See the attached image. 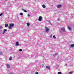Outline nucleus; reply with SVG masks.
Listing matches in <instances>:
<instances>
[{
  "label": "nucleus",
  "instance_id": "nucleus-1",
  "mask_svg": "<svg viewBox=\"0 0 74 74\" xmlns=\"http://www.w3.org/2000/svg\"><path fill=\"white\" fill-rule=\"evenodd\" d=\"M14 26V24L13 23L10 24H9V27H8V29H11L12 27Z\"/></svg>",
  "mask_w": 74,
  "mask_h": 74
},
{
  "label": "nucleus",
  "instance_id": "nucleus-2",
  "mask_svg": "<svg viewBox=\"0 0 74 74\" xmlns=\"http://www.w3.org/2000/svg\"><path fill=\"white\" fill-rule=\"evenodd\" d=\"M61 30L62 32H66V30H65V28H64V27H62L61 28Z\"/></svg>",
  "mask_w": 74,
  "mask_h": 74
},
{
  "label": "nucleus",
  "instance_id": "nucleus-3",
  "mask_svg": "<svg viewBox=\"0 0 74 74\" xmlns=\"http://www.w3.org/2000/svg\"><path fill=\"white\" fill-rule=\"evenodd\" d=\"M45 28L46 32H49V29L48 28V27H45Z\"/></svg>",
  "mask_w": 74,
  "mask_h": 74
},
{
  "label": "nucleus",
  "instance_id": "nucleus-4",
  "mask_svg": "<svg viewBox=\"0 0 74 74\" xmlns=\"http://www.w3.org/2000/svg\"><path fill=\"white\" fill-rule=\"evenodd\" d=\"M39 21H42V17L40 16L38 19Z\"/></svg>",
  "mask_w": 74,
  "mask_h": 74
},
{
  "label": "nucleus",
  "instance_id": "nucleus-5",
  "mask_svg": "<svg viewBox=\"0 0 74 74\" xmlns=\"http://www.w3.org/2000/svg\"><path fill=\"white\" fill-rule=\"evenodd\" d=\"M7 29H4L3 30V32L2 33V34H5V32H7Z\"/></svg>",
  "mask_w": 74,
  "mask_h": 74
},
{
  "label": "nucleus",
  "instance_id": "nucleus-6",
  "mask_svg": "<svg viewBox=\"0 0 74 74\" xmlns=\"http://www.w3.org/2000/svg\"><path fill=\"white\" fill-rule=\"evenodd\" d=\"M62 7V5H59L57 6V8H60Z\"/></svg>",
  "mask_w": 74,
  "mask_h": 74
},
{
  "label": "nucleus",
  "instance_id": "nucleus-7",
  "mask_svg": "<svg viewBox=\"0 0 74 74\" xmlns=\"http://www.w3.org/2000/svg\"><path fill=\"white\" fill-rule=\"evenodd\" d=\"M68 29L69 30H70V31H71V27H68Z\"/></svg>",
  "mask_w": 74,
  "mask_h": 74
},
{
  "label": "nucleus",
  "instance_id": "nucleus-8",
  "mask_svg": "<svg viewBox=\"0 0 74 74\" xmlns=\"http://www.w3.org/2000/svg\"><path fill=\"white\" fill-rule=\"evenodd\" d=\"M74 47V44H72L70 46L71 48H72Z\"/></svg>",
  "mask_w": 74,
  "mask_h": 74
},
{
  "label": "nucleus",
  "instance_id": "nucleus-9",
  "mask_svg": "<svg viewBox=\"0 0 74 74\" xmlns=\"http://www.w3.org/2000/svg\"><path fill=\"white\" fill-rule=\"evenodd\" d=\"M46 68L47 69H48V70H50V68H49V66H46Z\"/></svg>",
  "mask_w": 74,
  "mask_h": 74
},
{
  "label": "nucleus",
  "instance_id": "nucleus-10",
  "mask_svg": "<svg viewBox=\"0 0 74 74\" xmlns=\"http://www.w3.org/2000/svg\"><path fill=\"white\" fill-rule=\"evenodd\" d=\"M27 25L28 27H29V26H30V23H27Z\"/></svg>",
  "mask_w": 74,
  "mask_h": 74
},
{
  "label": "nucleus",
  "instance_id": "nucleus-11",
  "mask_svg": "<svg viewBox=\"0 0 74 74\" xmlns=\"http://www.w3.org/2000/svg\"><path fill=\"white\" fill-rule=\"evenodd\" d=\"M19 45V43L18 42H17L16 43V45L17 46H18V45Z\"/></svg>",
  "mask_w": 74,
  "mask_h": 74
},
{
  "label": "nucleus",
  "instance_id": "nucleus-12",
  "mask_svg": "<svg viewBox=\"0 0 74 74\" xmlns=\"http://www.w3.org/2000/svg\"><path fill=\"white\" fill-rule=\"evenodd\" d=\"M42 7L43 8H46V6H45V5H42Z\"/></svg>",
  "mask_w": 74,
  "mask_h": 74
},
{
  "label": "nucleus",
  "instance_id": "nucleus-13",
  "mask_svg": "<svg viewBox=\"0 0 74 74\" xmlns=\"http://www.w3.org/2000/svg\"><path fill=\"white\" fill-rule=\"evenodd\" d=\"M23 11L25 12H27V11L26 10L23 9H22Z\"/></svg>",
  "mask_w": 74,
  "mask_h": 74
},
{
  "label": "nucleus",
  "instance_id": "nucleus-14",
  "mask_svg": "<svg viewBox=\"0 0 74 74\" xmlns=\"http://www.w3.org/2000/svg\"><path fill=\"white\" fill-rule=\"evenodd\" d=\"M5 27H8V24H5Z\"/></svg>",
  "mask_w": 74,
  "mask_h": 74
},
{
  "label": "nucleus",
  "instance_id": "nucleus-15",
  "mask_svg": "<svg viewBox=\"0 0 74 74\" xmlns=\"http://www.w3.org/2000/svg\"><path fill=\"white\" fill-rule=\"evenodd\" d=\"M57 55V53H55V54H53V56H55Z\"/></svg>",
  "mask_w": 74,
  "mask_h": 74
},
{
  "label": "nucleus",
  "instance_id": "nucleus-16",
  "mask_svg": "<svg viewBox=\"0 0 74 74\" xmlns=\"http://www.w3.org/2000/svg\"><path fill=\"white\" fill-rule=\"evenodd\" d=\"M9 60H12V57H10L9 58Z\"/></svg>",
  "mask_w": 74,
  "mask_h": 74
},
{
  "label": "nucleus",
  "instance_id": "nucleus-17",
  "mask_svg": "<svg viewBox=\"0 0 74 74\" xmlns=\"http://www.w3.org/2000/svg\"><path fill=\"white\" fill-rule=\"evenodd\" d=\"M6 66H7V67H10V65L8 64H7L6 65Z\"/></svg>",
  "mask_w": 74,
  "mask_h": 74
},
{
  "label": "nucleus",
  "instance_id": "nucleus-18",
  "mask_svg": "<svg viewBox=\"0 0 74 74\" xmlns=\"http://www.w3.org/2000/svg\"><path fill=\"white\" fill-rule=\"evenodd\" d=\"M53 37L54 38H56V37L55 36V35H54L53 36Z\"/></svg>",
  "mask_w": 74,
  "mask_h": 74
},
{
  "label": "nucleus",
  "instance_id": "nucleus-19",
  "mask_svg": "<svg viewBox=\"0 0 74 74\" xmlns=\"http://www.w3.org/2000/svg\"><path fill=\"white\" fill-rule=\"evenodd\" d=\"M20 15H23V13H20Z\"/></svg>",
  "mask_w": 74,
  "mask_h": 74
},
{
  "label": "nucleus",
  "instance_id": "nucleus-20",
  "mask_svg": "<svg viewBox=\"0 0 74 74\" xmlns=\"http://www.w3.org/2000/svg\"><path fill=\"white\" fill-rule=\"evenodd\" d=\"M3 14V13H1V14H0V16H1Z\"/></svg>",
  "mask_w": 74,
  "mask_h": 74
},
{
  "label": "nucleus",
  "instance_id": "nucleus-21",
  "mask_svg": "<svg viewBox=\"0 0 74 74\" xmlns=\"http://www.w3.org/2000/svg\"><path fill=\"white\" fill-rule=\"evenodd\" d=\"M19 51H20V52H21V51H22V49H19Z\"/></svg>",
  "mask_w": 74,
  "mask_h": 74
},
{
  "label": "nucleus",
  "instance_id": "nucleus-22",
  "mask_svg": "<svg viewBox=\"0 0 74 74\" xmlns=\"http://www.w3.org/2000/svg\"><path fill=\"white\" fill-rule=\"evenodd\" d=\"M49 23H50V24H51V25H52V24H51V22L50 21H49Z\"/></svg>",
  "mask_w": 74,
  "mask_h": 74
},
{
  "label": "nucleus",
  "instance_id": "nucleus-23",
  "mask_svg": "<svg viewBox=\"0 0 74 74\" xmlns=\"http://www.w3.org/2000/svg\"><path fill=\"white\" fill-rule=\"evenodd\" d=\"M72 73H73V72H69V74H71Z\"/></svg>",
  "mask_w": 74,
  "mask_h": 74
},
{
  "label": "nucleus",
  "instance_id": "nucleus-24",
  "mask_svg": "<svg viewBox=\"0 0 74 74\" xmlns=\"http://www.w3.org/2000/svg\"><path fill=\"white\" fill-rule=\"evenodd\" d=\"M57 21H60V19L59 18H58Z\"/></svg>",
  "mask_w": 74,
  "mask_h": 74
},
{
  "label": "nucleus",
  "instance_id": "nucleus-25",
  "mask_svg": "<svg viewBox=\"0 0 74 74\" xmlns=\"http://www.w3.org/2000/svg\"><path fill=\"white\" fill-rule=\"evenodd\" d=\"M35 73L36 74H38V73L37 72H36Z\"/></svg>",
  "mask_w": 74,
  "mask_h": 74
},
{
  "label": "nucleus",
  "instance_id": "nucleus-26",
  "mask_svg": "<svg viewBox=\"0 0 74 74\" xmlns=\"http://www.w3.org/2000/svg\"><path fill=\"white\" fill-rule=\"evenodd\" d=\"M58 74H61V72H59L58 73Z\"/></svg>",
  "mask_w": 74,
  "mask_h": 74
},
{
  "label": "nucleus",
  "instance_id": "nucleus-27",
  "mask_svg": "<svg viewBox=\"0 0 74 74\" xmlns=\"http://www.w3.org/2000/svg\"><path fill=\"white\" fill-rule=\"evenodd\" d=\"M52 35H51L50 36H49V37L51 38V37H52Z\"/></svg>",
  "mask_w": 74,
  "mask_h": 74
},
{
  "label": "nucleus",
  "instance_id": "nucleus-28",
  "mask_svg": "<svg viewBox=\"0 0 74 74\" xmlns=\"http://www.w3.org/2000/svg\"><path fill=\"white\" fill-rule=\"evenodd\" d=\"M2 53H3L2 52H0V55H1V54H2Z\"/></svg>",
  "mask_w": 74,
  "mask_h": 74
},
{
  "label": "nucleus",
  "instance_id": "nucleus-29",
  "mask_svg": "<svg viewBox=\"0 0 74 74\" xmlns=\"http://www.w3.org/2000/svg\"><path fill=\"white\" fill-rule=\"evenodd\" d=\"M2 28H3V27L2 26H0V29H2Z\"/></svg>",
  "mask_w": 74,
  "mask_h": 74
},
{
  "label": "nucleus",
  "instance_id": "nucleus-30",
  "mask_svg": "<svg viewBox=\"0 0 74 74\" xmlns=\"http://www.w3.org/2000/svg\"><path fill=\"white\" fill-rule=\"evenodd\" d=\"M28 17L30 16V14H28Z\"/></svg>",
  "mask_w": 74,
  "mask_h": 74
},
{
  "label": "nucleus",
  "instance_id": "nucleus-31",
  "mask_svg": "<svg viewBox=\"0 0 74 74\" xmlns=\"http://www.w3.org/2000/svg\"><path fill=\"white\" fill-rule=\"evenodd\" d=\"M65 65H66V66H67V64H65Z\"/></svg>",
  "mask_w": 74,
  "mask_h": 74
},
{
  "label": "nucleus",
  "instance_id": "nucleus-32",
  "mask_svg": "<svg viewBox=\"0 0 74 74\" xmlns=\"http://www.w3.org/2000/svg\"><path fill=\"white\" fill-rule=\"evenodd\" d=\"M71 18H73V17L72 16V17Z\"/></svg>",
  "mask_w": 74,
  "mask_h": 74
},
{
  "label": "nucleus",
  "instance_id": "nucleus-33",
  "mask_svg": "<svg viewBox=\"0 0 74 74\" xmlns=\"http://www.w3.org/2000/svg\"><path fill=\"white\" fill-rule=\"evenodd\" d=\"M8 68H10V67H8Z\"/></svg>",
  "mask_w": 74,
  "mask_h": 74
},
{
  "label": "nucleus",
  "instance_id": "nucleus-34",
  "mask_svg": "<svg viewBox=\"0 0 74 74\" xmlns=\"http://www.w3.org/2000/svg\"><path fill=\"white\" fill-rule=\"evenodd\" d=\"M42 67H43V66H42Z\"/></svg>",
  "mask_w": 74,
  "mask_h": 74
}]
</instances>
